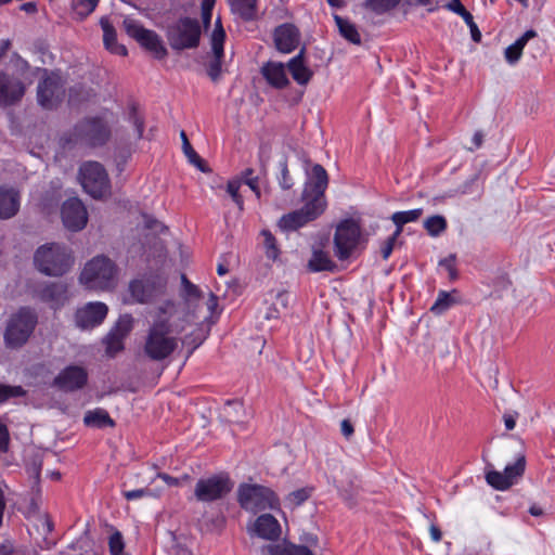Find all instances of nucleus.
I'll return each mask as SVG.
<instances>
[{"mask_svg": "<svg viewBox=\"0 0 555 555\" xmlns=\"http://www.w3.org/2000/svg\"><path fill=\"white\" fill-rule=\"evenodd\" d=\"M152 322L146 331L143 353L152 361L168 359L178 348L180 339L176 336L185 328L180 318L179 304L168 299L156 306L151 312Z\"/></svg>", "mask_w": 555, "mask_h": 555, "instance_id": "f257e3e1", "label": "nucleus"}, {"mask_svg": "<svg viewBox=\"0 0 555 555\" xmlns=\"http://www.w3.org/2000/svg\"><path fill=\"white\" fill-rule=\"evenodd\" d=\"M328 177L323 166L317 164L312 167L310 179L305 183L301 199L304 206L292 212L283 215L279 227L284 231H295L315 220L326 208L325 190Z\"/></svg>", "mask_w": 555, "mask_h": 555, "instance_id": "f03ea898", "label": "nucleus"}, {"mask_svg": "<svg viewBox=\"0 0 555 555\" xmlns=\"http://www.w3.org/2000/svg\"><path fill=\"white\" fill-rule=\"evenodd\" d=\"M181 283L183 287L182 298L184 301L185 311L182 312L179 310V312L180 318L184 319V323L189 324L195 320H198L201 318L199 309L202 306H205L207 310V313L203 315V321L212 319L214 313L218 307V297L214 293L209 292L208 298L205 299L199 288L191 283L184 274L181 275Z\"/></svg>", "mask_w": 555, "mask_h": 555, "instance_id": "7ed1b4c3", "label": "nucleus"}, {"mask_svg": "<svg viewBox=\"0 0 555 555\" xmlns=\"http://www.w3.org/2000/svg\"><path fill=\"white\" fill-rule=\"evenodd\" d=\"M116 264L106 256H95L85 264L79 281L88 289L107 291L116 283Z\"/></svg>", "mask_w": 555, "mask_h": 555, "instance_id": "20e7f679", "label": "nucleus"}, {"mask_svg": "<svg viewBox=\"0 0 555 555\" xmlns=\"http://www.w3.org/2000/svg\"><path fill=\"white\" fill-rule=\"evenodd\" d=\"M34 261L40 272L50 276L63 275L73 266L70 251L57 243L40 246L35 253Z\"/></svg>", "mask_w": 555, "mask_h": 555, "instance_id": "39448f33", "label": "nucleus"}, {"mask_svg": "<svg viewBox=\"0 0 555 555\" xmlns=\"http://www.w3.org/2000/svg\"><path fill=\"white\" fill-rule=\"evenodd\" d=\"M237 501L243 509L251 513L280 507V500L275 492L271 488L258 483L240 485Z\"/></svg>", "mask_w": 555, "mask_h": 555, "instance_id": "423d86ee", "label": "nucleus"}, {"mask_svg": "<svg viewBox=\"0 0 555 555\" xmlns=\"http://www.w3.org/2000/svg\"><path fill=\"white\" fill-rule=\"evenodd\" d=\"M201 35L202 28L197 20L188 16L180 17L167 29L168 42L177 51L197 48Z\"/></svg>", "mask_w": 555, "mask_h": 555, "instance_id": "0eeeda50", "label": "nucleus"}, {"mask_svg": "<svg viewBox=\"0 0 555 555\" xmlns=\"http://www.w3.org/2000/svg\"><path fill=\"white\" fill-rule=\"evenodd\" d=\"M36 324V313L29 308H21L8 322L4 332L5 345L10 348L22 347L33 334Z\"/></svg>", "mask_w": 555, "mask_h": 555, "instance_id": "6e6552de", "label": "nucleus"}, {"mask_svg": "<svg viewBox=\"0 0 555 555\" xmlns=\"http://www.w3.org/2000/svg\"><path fill=\"white\" fill-rule=\"evenodd\" d=\"M80 181L83 190L95 199L111 194V182L105 168L98 162H88L80 166Z\"/></svg>", "mask_w": 555, "mask_h": 555, "instance_id": "1a4fd4ad", "label": "nucleus"}, {"mask_svg": "<svg viewBox=\"0 0 555 555\" xmlns=\"http://www.w3.org/2000/svg\"><path fill=\"white\" fill-rule=\"evenodd\" d=\"M334 253L339 260L348 259L361 241V227L353 219L340 221L334 234Z\"/></svg>", "mask_w": 555, "mask_h": 555, "instance_id": "9d476101", "label": "nucleus"}, {"mask_svg": "<svg viewBox=\"0 0 555 555\" xmlns=\"http://www.w3.org/2000/svg\"><path fill=\"white\" fill-rule=\"evenodd\" d=\"M167 279L160 274L145 275L130 282L129 292L138 304H150L166 293Z\"/></svg>", "mask_w": 555, "mask_h": 555, "instance_id": "9b49d317", "label": "nucleus"}, {"mask_svg": "<svg viewBox=\"0 0 555 555\" xmlns=\"http://www.w3.org/2000/svg\"><path fill=\"white\" fill-rule=\"evenodd\" d=\"M124 27L126 33L152 53L154 57L159 60L166 57L167 49L162 38L154 30L144 28L138 21L130 17L124 20Z\"/></svg>", "mask_w": 555, "mask_h": 555, "instance_id": "f8f14e48", "label": "nucleus"}, {"mask_svg": "<svg viewBox=\"0 0 555 555\" xmlns=\"http://www.w3.org/2000/svg\"><path fill=\"white\" fill-rule=\"evenodd\" d=\"M233 482L228 475L219 474L201 478L194 489V495L199 502H214L223 499L231 492Z\"/></svg>", "mask_w": 555, "mask_h": 555, "instance_id": "ddd939ff", "label": "nucleus"}, {"mask_svg": "<svg viewBox=\"0 0 555 555\" xmlns=\"http://www.w3.org/2000/svg\"><path fill=\"white\" fill-rule=\"evenodd\" d=\"M65 96V81L56 73H51L37 86L38 104L46 108H55Z\"/></svg>", "mask_w": 555, "mask_h": 555, "instance_id": "4468645a", "label": "nucleus"}, {"mask_svg": "<svg viewBox=\"0 0 555 555\" xmlns=\"http://www.w3.org/2000/svg\"><path fill=\"white\" fill-rule=\"evenodd\" d=\"M224 40L225 31L222 27L220 17H218L215 23V28L210 35L212 57L207 65V75L214 82H218L221 78L222 62L224 57Z\"/></svg>", "mask_w": 555, "mask_h": 555, "instance_id": "2eb2a0df", "label": "nucleus"}, {"mask_svg": "<svg viewBox=\"0 0 555 555\" xmlns=\"http://www.w3.org/2000/svg\"><path fill=\"white\" fill-rule=\"evenodd\" d=\"M526 468L525 455H519L515 463L506 465L503 472L489 470L486 474L487 482L496 490H507L518 478H520Z\"/></svg>", "mask_w": 555, "mask_h": 555, "instance_id": "dca6fc26", "label": "nucleus"}, {"mask_svg": "<svg viewBox=\"0 0 555 555\" xmlns=\"http://www.w3.org/2000/svg\"><path fill=\"white\" fill-rule=\"evenodd\" d=\"M75 131L87 144L98 146L104 144L109 138V129L101 118H89L79 122Z\"/></svg>", "mask_w": 555, "mask_h": 555, "instance_id": "f3484780", "label": "nucleus"}, {"mask_svg": "<svg viewBox=\"0 0 555 555\" xmlns=\"http://www.w3.org/2000/svg\"><path fill=\"white\" fill-rule=\"evenodd\" d=\"M61 216L64 227L73 232L82 230L88 222L87 209L77 197L68 198L63 203Z\"/></svg>", "mask_w": 555, "mask_h": 555, "instance_id": "a211bd4d", "label": "nucleus"}, {"mask_svg": "<svg viewBox=\"0 0 555 555\" xmlns=\"http://www.w3.org/2000/svg\"><path fill=\"white\" fill-rule=\"evenodd\" d=\"M108 308L105 304L88 302L75 313L76 325L81 330H89L100 325L106 318Z\"/></svg>", "mask_w": 555, "mask_h": 555, "instance_id": "6ab92c4d", "label": "nucleus"}, {"mask_svg": "<svg viewBox=\"0 0 555 555\" xmlns=\"http://www.w3.org/2000/svg\"><path fill=\"white\" fill-rule=\"evenodd\" d=\"M132 325L133 319L130 314L121 315L106 335L104 343L106 345V353L109 357L116 356L124 349V339L131 332Z\"/></svg>", "mask_w": 555, "mask_h": 555, "instance_id": "aec40b11", "label": "nucleus"}, {"mask_svg": "<svg viewBox=\"0 0 555 555\" xmlns=\"http://www.w3.org/2000/svg\"><path fill=\"white\" fill-rule=\"evenodd\" d=\"M88 373L85 367L69 365L63 369L54 378V386L63 391H75L86 386Z\"/></svg>", "mask_w": 555, "mask_h": 555, "instance_id": "412c9836", "label": "nucleus"}, {"mask_svg": "<svg viewBox=\"0 0 555 555\" xmlns=\"http://www.w3.org/2000/svg\"><path fill=\"white\" fill-rule=\"evenodd\" d=\"M25 94L23 81L0 70V106L7 107L20 102Z\"/></svg>", "mask_w": 555, "mask_h": 555, "instance_id": "4be33fe9", "label": "nucleus"}, {"mask_svg": "<svg viewBox=\"0 0 555 555\" xmlns=\"http://www.w3.org/2000/svg\"><path fill=\"white\" fill-rule=\"evenodd\" d=\"M276 49L282 53L293 52L299 44L300 34L293 24L278 26L273 34Z\"/></svg>", "mask_w": 555, "mask_h": 555, "instance_id": "5701e85b", "label": "nucleus"}, {"mask_svg": "<svg viewBox=\"0 0 555 555\" xmlns=\"http://www.w3.org/2000/svg\"><path fill=\"white\" fill-rule=\"evenodd\" d=\"M254 531L258 537L264 540L275 541L281 537V526L271 514L260 515L255 520Z\"/></svg>", "mask_w": 555, "mask_h": 555, "instance_id": "b1692460", "label": "nucleus"}, {"mask_svg": "<svg viewBox=\"0 0 555 555\" xmlns=\"http://www.w3.org/2000/svg\"><path fill=\"white\" fill-rule=\"evenodd\" d=\"M261 74L268 83L276 89H283L289 83L285 65L281 62H267L261 67Z\"/></svg>", "mask_w": 555, "mask_h": 555, "instance_id": "393cba45", "label": "nucleus"}, {"mask_svg": "<svg viewBox=\"0 0 555 555\" xmlns=\"http://www.w3.org/2000/svg\"><path fill=\"white\" fill-rule=\"evenodd\" d=\"M304 54L305 49H301L287 63V68L293 79L300 86L307 85L313 75L312 70L305 64Z\"/></svg>", "mask_w": 555, "mask_h": 555, "instance_id": "a878e982", "label": "nucleus"}, {"mask_svg": "<svg viewBox=\"0 0 555 555\" xmlns=\"http://www.w3.org/2000/svg\"><path fill=\"white\" fill-rule=\"evenodd\" d=\"M20 208V196L14 189L0 188V219L15 216Z\"/></svg>", "mask_w": 555, "mask_h": 555, "instance_id": "bb28decb", "label": "nucleus"}, {"mask_svg": "<svg viewBox=\"0 0 555 555\" xmlns=\"http://www.w3.org/2000/svg\"><path fill=\"white\" fill-rule=\"evenodd\" d=\"M538 36L537 31L534 29H529L524 33L521 37H519L514 43L509 44L504 50V57L505 61L509 65H515L519 62L522 55L524 48L528 43V41L532 38H535Z\"/></svg>", "mask_w": 555, "mask_h": 555, "instance_id": "cd10ccee", "label": "nucleus"}, {"mask_svg": "<svg viewBox=\"0 0 555 555\" xmlns=\"http://www.w3.org/2000/svg\"><path fill=\"white\" fill-rule=\"evenodd\" d=\"M307 268L310 272H333L336 269V263L331 259L326 251L313 247L311 257L307 263Z\"/></svg>", "mask_w": 555, "mask_h": 555, "instance_id": "c85d7f7f", "label": "nucleus"}, {"mask_svg": "<svg viewBox=\"0 0 555 555\" xmlns=\"http://www.w3.org/2000/svg\"><path fill=\"white\" fill-rule=\"evenodd\" d=\"M101 27L103 29V41L105 48L115 54L127 55L126 47L116 42L117 36L113 25L107 20L102 18Z\"/></svg>", "mask_w": 555, "mask_h": 555, "instance_id": "c756f323", "label": "nucleus"}, {"mask_svg": "<svg viewBox=\"0 0 555 555\" xmlns=\"http://www.w3.org/2000/svg\"><path fill=\"white\" fill-rule=\"evenodd\" d=\"M83 422L87 426L104 428L114 427L115 422L104 409H95L85 414Z\"/></svg>", "mask_w": 555, "mask_h": 555, "instance_id": "7c9ffc66", "label": "nucleus"}, {"mask_svg": "<svg viewBox=\"0 0 555 555\" xmlns=\"http://www.w3.org/2000/svg\"><path fill=\"white\" fill-rule=\"evenodd\" d=\"M67 288L63 283H50L47 284L41 291V297L46 301H50L54 305H61L66 300Z\"/></svg>", "mask_w": 555, "mask_h": 555, "instance_id": "2f4dec72", "label": "nucleus"}, {"mask_svg": "<svg viewBox=\"0 0 555 555\" xmlns=\"http://www.w3.org/2000/svg\"><path fill=\"white\" fill-rule=\"evenodd\" d=\"M334 21L336 23V26H337L338 31L341 35V37H344L350 43H353V44L361 43V36H360L354 24L350 23L348 20L343 18L341 16H339L337 14L334 15Z\"/></svg>", "mask_w": 555, "mask_h": 555, "instance_id": "473e14b6", "label": "nucleus"}, {"mask_svg": "<svg viewBox=\"0 0 555 555\" xmlns=\"http://www.w3.org/2000/svg\"><path fill=\"white\" fill-rule=\"evenodd\" d=\"M231 10L244 21H250L256 15V0H230Z\"/></svg>", "mask_w": 555, "mask_h": 555, "instance_id": "72a5a7b5", "label": "nucleus"}, {"mask_svg": "<svg viewBox=\"0 0 555 555\" xmlns=\"http://www.w3.org/2000/svg\"><path fill=\"white\" fill-rule=\"evenodd\" d=\"M423 215L422 208H416L412 210L406 211H397L392 214L391 220L396 224V235H400L402 233L403 225L409 222H414L420 219V217Z\"/></svg>", "mask_w": 555, "mask_h": 555, "instance_id": "f704fd0d", "label": "nucleus"}, {"mask_svg": "<svg viewBox=\"0 0 555 555\" xmlns=\"http://www.w3.org/2000/svg\"><path fill=\"white\" fill-rule=\"evenodd\" d=\"M271 305L274 307V313H266V319H276L279 318L281 309H287L291 295L287 291H276L269 293Z\"/></svg>", "mask_w": 555, "mask_h": 555, "instance_id": "c9c22d12", "label": "nucleus"}, {"mask_svg": "<svg viewBox=\"0 0 555 555\" xmlns=\"http://www.w3.org/2000/svg\"><path fill=\"white\" fill-rule=\"evenodd\" d=\"M180 135L182 139V149L189 162L202 172H208L209 168L207 167L205 160L194 151L188 140L185 132L181 131Z\"/></svg>", "mask_w": 555, "mask_h": 555, "instance_id": "e433bc0d", "label": "nucleus"}, {"mask_svg": "<svg viewBox=\"0 0 555 555\" xmlns=\"http://www.w3.org/2000/svg\"><path fill=\"white\" fill-rule=\"evenodd\" d=\"M206 322L208 323V327L214 323V321H211V319H209ZM208 331H209V328L207 331H203L202 328H196L195 331L185 335L181 339V343L183 345L190 347L188 357L191 356L193 353V351L204 343V340L206 339V337L208 335Z\"/></svg>", "mask_w": 555, "mask_h": 555, "instance_id": "4c0bfd02", "label": "nucleus"}, {"mask_svg": "<svg viewBox=\"0 0 555 555\" xmlns=\"http://www.w3.org/2000/svg\"><path fill=\"white\" fill-rule=\"evenodd\" d=\"M244 405L238 400L228 401L222 408L221 415L228 423L242 422Z\"/></svg>", "mask_w": 555, "mask_h": 555, "instance_id": "58836bf2", "label": "nucleus"}, {"mask_svg": "<svg viewBox=\"0 0 555 555\" xmlns=\"http://www.w3.org/2000/svg\"><path fill=\"white\" fill-rule=\"evenodd\" d=\"M30 500L29 504L26 511V516L28 518H34L40 514H43L44 512H41V504H42V498H41V489L40 487H30Z\"/></svg>", "mask_w": 555, "mask_h": 555, "instance_id": "ea45409f", "label": "nucleus"}, {"mask_svg": "<svg viewBox=\"0 0 555 555\" xmlns=\"http://www.w3.org/2000/svg\"><path fill=\"white\" fill-rule=\"evenodd\" d=\"M424 228L429 235L438 236L447 229V221L444 217L435 215L424 221Z\"/></svg>", "mask_w": 555, "mask_h": 555, "instance_id": "a19ab883", "label": "nucleus"}, {"mask_svg": "<svg viewBox=\"0 0 555 555\" xmlns=\"http://www.w3.org/2000/svg\"><path fill=\"white\" fill-rule=\"evenodd\" d=\"M312 493V488L306 487L301 489H297L285 498V504L292 508L301 505L306 502Z\"/></svg>", "mask_w": 555, "mask_h": 555, "instance_id": "79ce46f5", "label": "nucleus"}, {"mask_svg": "<svg viewBox=\"0 0 555 555\" xmlns=\"http://www.w3.org/2000/svg\"><path fill=\"white\" fill-rule=\"evenodd\" d=\"M400 0H365L364 7L376 14L386 13L399 4Z\"/></svg>", "mask_w": 555, "mask_h": 555, "instance_id": "37998d69", "label": "nucleus"}, {"mask_svg": "<svg viewBox=\"0 0 555 555\" xmlns=\"http://www.w3.org/2000/svg\"><path fill=\"white\" fill-rule=\"evenodd\" d=\"M42 468V459L40 455H35L27 464L26 470L31 481V487H40V474Z\"/></svg>", "mask_w": 555, "mask_h": 555, "instance_id": "c03bdc74", "label": "nucleus"}, {"mask_svg": "<svg viewBox=\"0 0 555 555\" xmlns=\"http://www.w3.org/2000/svg\"><path fill=\"white\" fill-rule=\"evenodd\" d=\"M280 173L276 176L279 185L283 190H291L294 185V181L289 175L287 159L285 156L279 162Z\"/></svg>", "mask_w": 555, "mask_h": 555, "instance_id": "a18cd8bd", "label": "nucleus"}, {"mask_svg": "<svg viewBox=\"0 0 555 555\" xmlns=\"http://www.w3.org/2000/svg\"><path fill=\"white\" fill-rule=\"evenodd\" d=\"M454 299L447 292L439 293L436 301L430 308V311L437 315L444 313L452 305Z\"/></svg>", "mask_w": 555, "mask_h": 555, "instance_id": "49530a36", "label": "nucleus"}, {"mask_svg": "<svg viewBox=\"0 0 555 555\" xmlns=\"http://www.w3.org/2000/svg\"><path fill=\"white\" fill-rule=\"evenodd\" d=\"M261 235L263 236V245L266 249V256L269 259L276 260L280 250L276 245V240L269 230H262Z\"/></svg>", "mask_w": 555, "mask_h": 555, "instance_id": "de8ad7c7", "label": "nucleus"}, {"mask_svg": "<svg viewBox=\"0 0 555 555\" xmlns=\"http://www.w3.org/2000/svg\"><path fill=\"white\" fill-rule=\"evenodd\" d=\"M36 521V529L42 535H48L53 531V521L48 513L40 514L33 518Z\"/></svg>", "mask_w": 555, "mask_h": 555, "instance_id": "09e8293b", "label": "nucleus"}, {"mask_svg": "<svg viewBox=\"0 0 555 555\" xmlns=\"http://www.w3.org/2000/svg\"><path fill=\"white\" fill-rule=\"evenodd\" d=\"M25 390L21 386H10L0 384V403L5 402L10 398L22 397Z\"/></svg>", "mask_w": 555, "mask_h": 555, "instance_id": "8fccbe9b", "label": "nucleus"}, {"mask_svg": "<svg viewBox=\"0 0 555 555\" xmlns=\"http://www.w3.org/2000/svg\"><path fill=\"white\" fill-rule=\"evenodd\" d=\"M111 555H125L124 553V539L119 531L114 532L108 540Z\"/></svg>", "mask_w": 555, "mask_h": 555, "instance_id": "3c124183", "label": "nucleus"}, {"mask_svg": "<svg viewBox=\"0 0 555 555\" xmlns=\"http://www.w3.org/2000/svg\"><path fill=\"white\" fill-rule=\"evenodd\" d=\"M215 3L216 0H202L201 2V17L205 29L210 26Z\"/></svg>", "mask_w": 555, "mask_h": 555, "instance_id": "603ef678", "label": "nucleus"}, {"mask_svg": "<svg viewBox=\"0 0 555 555\" xmlns=\"http://www.w3.org/2000/svg\"><path fill=\"white\" fill-rule=\"evenodd\" d=\"M241 186V182L238 180H231L227 184V192L233 199V202L236 204L240 210H243L244 201L243 197L240 195L238 190Z\"/></svg>", "mask_w": 555, "mask_h": 555, "instance_id": "864d4df0", "label": "nucleus"}, {"mask_svg": "<svg viewBox=\"0 0 555 555\" xmlns=\"http://www.w3.org/2000/svg\"><path fill=\"white\" fill-rule=\"evenodd\" d=\"M98 1L99 0H73V5L78 14L86 16L94 11Z\"/></svg>", "mask_w": 555, "mask_h": 555, "instance_id": "5fc2aeb1", "label": "nucleus"}, {"mask_svg": "<svg viewBox=\"0 0 555 555\" xmlns=\"http://www.w3.org/2000/svg\"><path fill=\"white\" fill-rule=\"evenodd\" d=\"M258 179L259 178L257 176H254V170L251 168H247L242 172L243 182L250 188V190L256 194L257 197H260Z\"/></svg>", "mask_w": 555, "mask_h": 555, "instance_id": "6e6d98bb", "label": "nucleus"}, {"mask_svg": "<svg viewBox=\"0 0 555 555\" xmlns=\"http://www.w3.org/2000/svg\"><path fill=\"white\" fill-rule=\"evenodd\" d=\"M410 5L425 8L428 13H433L442 8L444 0H406Z\"/></svg>", "mask_w": 555, "mask_h": 555, "instance_id": "4d7b16f0", "label": "nucleus"}, {"mask_svg": "<svg viewBox=\"0 0 555 555\" xmlns=\"http://www.w3.org/2000/svg\"><path fill=\"white\" fill-rule=\"evenodd\" d=\"M461 17L464 20V22L468 26L473 41L480 42L481 33H480L477 24L474 22L473 15L467 11L464 14H462Z\"/></svg>", "mask_w": 555, "mask_h": 555, "instance_id": "13d9d810", "label": "nucleus"}, {"mask_svg": "<svg viewBox=\"0 0 555 555\" xmlns=\"http://www.w3.org/2000/svg\"><path fill=\"white\" fill-rule=\"evenodd\" d=\"M287 547L280 544H268L260 548V555H287Z\"/></svg>", "mask_w": 555, "mask_h": 555, "instance_id": "bf43d9fd", "label": "nucleus"}, {"mask_svg": "<svg viewBox=\"0 0 555 555\" xmlns=\"http://www.w3.org/2000/svg\"><path fill=\"white\" fill-rule=\"evenodd\" d=\"M400 235H396V232L392 233L382 245L380 253L383 258L386 260L391 255L395 244Z\"/></svg>", "mask_w": 555, "mask_h": 555, "instance_id": "052dcab7", "label": "nucleus"}, {"mask_svg": "<svg viewBox=\"0 0 555 555\" xmlns=\"http://www.w3.org/2000/svg\"><path fill=\"white\" fill-rule=\"evenodd\" d=\"M439 266L444 268L449 272V276L451 280H455L457 276L456 270H455V256L450 255L449 257L441 259L439 261Z\"/></svg>", "mask_w": 555, "mask_h": 555, "instance_id": "680f3d73", "label": "nucleus"}, {"mask_svg": "<svg viewBox=\"0 0 555 555\" xmlns=\"http://www.w3.org/2000/svg\"><path fill=\"white\" fill-rule=\"evenodd\" d=\"M151 493H152V491L149 488L122 491V495L128 501L138 500L141 498L151 495Z\"/></svg>", "mask_w": 555, "mask_h": 555, "instance_id": "e2e57ef3", "label": "nucleus"}, {"mask_svg": "<svg viewBox=\"0 0 555 555\" xmlns=\"http://www.w3.org/2000/svg\"><path fill=\"white\" fill-rule=\"evenodd\" d=\"M442 7L460 16L467 12L465 7L461 3V0H450L447 4L442 3Z\"/></svg>", "mask_w": 555, "mask_h": 555, "instance_id": "0e129e2a", "label": "nucleus"}, {"mask_svg": "<svg viewBox=\"0 0 555 555\" xmlns=\"http://www.w3.org/2000/svg\"><path fill=\"white\" fill-rule=\"evenodd\" d=\"M9 444V431L4 424L0 423V453L7 452Z\"/></svg>", "mask_w": 555, "mask_h": 555, "instance_id": "69168bd1", "label": "nucleus"}, {"mask_svg": "<svg viewBox=\"0 0 555 555\" xmlns=\"http://www.w3.org/2000/svg\"><path fill=\"white\" fill-rule=\"evenodd\" d=\"M287 555H313V554L307 546L289 545L287 547Z\"/></svg>", "mask_w": 555, "mask_h": 555, "instance_id": "338daca9", "label": "nucleus"}, {"mask_svg": "<svg viewBox=\"0 0 555 555\" xmlns=\"http://www.w3.org/2000/svg\"><path fill=\"white\" fill-rule=\"evenodd\" d=\"M518 416V413L517 412H514V413H505L503 415V421H504V425H505V428L507 430H512L515 428V425H516V418Z\"/></svg>", "mask_w": 555, "mask_h": 555, "instance_id": "774afa93", "label": "nucleus"}]
</instances>
